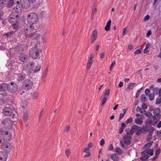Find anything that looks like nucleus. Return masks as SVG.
<instances>
[{"mask_svg": "<svg viewBox=\"0 0 161 161\" xmlns=\"http://www.w3.org/2000/svg\"><path fill=\"white\" fill-rule=\"evenodd\" d=\"M7 84L3 83L0 84V91H4L6 90V87H7Z\"/></svg>", "mask_w": 161, "mask_h": 161, "instance_id": "5701e85b", "label": "nucleus"}, {"mask_svg": "<svg viewBox=\"0 0 161 161\" xmlns=\"http://www.w3.org/2000/svg\"><path fill=\"white\" fill-rule=\"evenodd\" d=\"M151 35V30H149L146 34V37H148Z\"/></svg>", "mask_w": 161, "mask_h": 161, "instance_id": "338daca9", "label": "nucleus"}, {"mask_svg": "<svg viewBox=\"0 0 161 161\" xmlns=\"http://www.w3.org/2000/svg\"><path fill=\"white\" fill-rule=\"evenodd\" d=\"M70 129V126L69 125H68L65 128L64 131L65 132H68L69 131Z\"/></svg>", "mask_w": 161, "mask_h": 161, "instance_id": "5fc2aeb1", "label": "nucleus"}, {"mask_svg": "<svg viewBox=\"0 0 161 161\" xmlns=\"http://www.w3.org/2000/svg\"><path fill=\"white\" fill-rule=\"evenodd\" d=\"M150 90L148 88L146 89L145 91V94L147 96L149 97V100L151 101V95L150 94Z\"/></svg>", "mask_w": 161, "mask_h": 161, "instance_id": "393cba45", "label": "nucleus"}, {"mask_svg": "<svg viewBox=\"0 0 161 161\" xmlns=\"http://www.w3.org/2000/svg\"><path fill=\"white\" fill-rule=\"evenodd\" d=\"M5 142L4 141V140L0 138V147H1V148H2Z\"/></svg>", "mask_w": 161, "mask_h": 161, "instance_id": "37998d69", "label": "nucleus"}, {"mask_svg": "<svg viewBox=\"0 0 161 161\" xmlns=\"http://www.w3.org/2000/svg\"><path fill=\"white\" fill-rule=\"evenodd\" d=\"M0 136H3L5 137L8 136L7 139L8 140H9L11 138V135H9L8 132L3 129H0Z\"/></svg>", "mask_w": 161, "mask_h": 161, "instance_id": "dca6fc26", "label": "nucleus"}, {"mask_svg": "<svg viewBox=\"0 0 161 161\" xmlns=\"http://www.w3.org/2000/svg\"><path fill=\"white\" fill-rule=\"evenodd\" d=\"M42 42L43 43H45L47 41V38L45 37V36L43 35L42 37Z\"/></svg>", "mask_w": 161, "mask_h": 161, "instance_id": "c03bdc74", "label": "nucleus"}, {"mask_svg": "<svg viewBox=\"0 0 161 161\" xmlns=\"http://www.w3.org/2000/svg\"><path fill=\"white\" fill-rule=\"evenodd\" d=\"M130 139L127 138L126 135H124L123 136L124 142L126 145H129L131 143V141Z\"/></svg>", "mask_w": 161, "mask_h": 161, "instance_id": "aec40b11", "label": "nucleus"}, {"mask_svg": "<svg viewBox=\"0 0 161 161\" xmlns=\"http://www.w3.org/2000/svg\"><path fill=\"white\" fill-rule=\"evenodd\" d=\"M135 83H131L129 84L127 87V89L130 90L132 89L134 87V86L135 85Z\"/></svg>", "mask_w": 161, "mask_h": 161, "instance_id": "473e14b6", "label": "nucleus"}, {"mask_svg": "<svg viewBox=\"0 0 161 161\" xmlns=\"http://www.w3.org/2000/svg\"><path fill=\"white\" fill-rule=\"evenodd\" d=\"M7 89L11 93H13L17 90L18 86L16 83L11 82L7 85Z\"/></svg>", "mask_w": 161, "mask_h": 161, "instance_id": "6e6552de", "label": "nucleus"}, {"mask_svg": "<svg viewBox=\"0 0 161 161\" xmlns=\"http://www.w3.org/2000/svg\"><path fill=\"white\" fill-rule=\"evenodd\" d=\"M29 55L33 59H36L39 55V51H30Z\"/></svg>", "mask_w": 161, "mask_h": 161, "instance_id": "a211bd4d", "label": "nucleus"}, {"mask_svg": "<svg viewBox=\"0 0 161 161\" xmlns=\"http://www.w3.org/2000/svg\"><path fill=\"white\" fill-rule=\"evenodd\" d=\"M6 2V0H0V8H3L4 7Z\"/></svg>", "mask_w": 161, "mask_h": 161, "instance_id": "cd10ccee", "label": "nucleus"}, {"mask_svg": "<svg viewBox=\"0 0 161 161\" xmlns=\"http://www.w3.org/2000/svg\"><path fill=\"white\" fill-rule=\"evenodd\" d=\"M111 23V20H109L107 22L106 26L105 27V30L106 31H108L110 29V26Z\"/></svg>", "mask_w": 161, "mask_h": 161, "instance_id": "b1692460", "label": "nucleus"}, {"mask_svg": "<svg viewBox=\"0 0 161 161\" xmlns=\"http://www.w3.org/2000/svg\"><path fill=\"white\" fill-rule=\"evenodd\" d=\"M110 92V90L109 89L105 91V92L104 93V96H108L109 95Z\"/></svg>", "mask_w": 161, "mask_h": 161, "instance_id": "8fccbe9b", "label": "nucleus"}, {"mask_svg": "<svg viewBox=\"0 0 161 161\" xmlns=\"http://www.w3.org/2000/svg\"><path fill=\"white\" fill-rule=\"evenodd\" d=\"M111 158L114 161H119V158L116 154H112L111 156Z\"/></svg>", "mask_w": 161, "mask_h": 161, "instance_id": "bb28decb", "label": "nucleus"}, {"mask_svg": "<svg viewBox=\"0 0 161 161\" xmlns=\"http://www.w3.org/2000/svg\"><path fill=\"white\" fill-rule=\"evenodd\" d=\"M19 60L24 64L26 63L28 61V57L27 55L25 54L21 53L19 57Z\"/></svg>", "mask_w": 161, "mask_h": 161, "instance_id": "ddd939ff", "label": "nucleus"}, {"mask_svg": "<svg viewBox=\"0 0 161 161\" xmlns=\"http://www.w3.org/2000/svg\"><path fill=\"white\" fill-rule=\"evenodd\" d=\"M33 98L35 99L38 96V93L37 92H35L32 95Z\"/></svg>", "mask_w": 161, "mask_h": 161, "instance_id": "603ef678", "label": "nucleus"}, {"mask_svg": "<svg viewBox=\"0 0 161 161\" xmlns=\"http://www.w3.org/2000/svg\"><path fill=\"white\" fill-rule=\"evenodd\" d=\"M141 101L142 103H144L146 101V98L145 94H142L141 96Z\"/></svg>", "mask_w": 161, "mask_h": 161, "instance_id": "7c9ffc66", "label": "nucleus"}, {"mask_svg": "<svg viewBox=\"0 0 161 161\" xmlns=\"http://www.w3.org/2000/svg\"><path fill=\"white\" fill-rule=\"evenodd\" d=\"M149 18H150V16L149 15H146V16H145V17L144 18V21H146L148 20L149 19Z\"/></svg>", "mask_w": 161, "mask_h": 161, "instance_id": "774afa93", "label": "nucleus"}, {"mask_svg": "<svg viewBox=\"0 0 161 161\" xmlns=\"http://www.w3.org/2000/svg\"><path fill=\"white\" fill-rule=\"evenodd\" d=\"M34 63L33 62L31 61L28 63L26 66V71L27 73H32L34 70Z\"/></svg>", "mask_w": 161, "mask_h": 161, "instance_id": "9d476101", "label": "nucleus"}, {"mask_svg": "<svg viewBox=\"0 0 161 161\" xmlns=\"http://www.w3.org/2000/svg\"><path fill=\"white\" fill-rule=\"evenodd\" d=\"M142 107L144 109H145L147 108V106L145 103H143L142 105Z\"/></svg>", "mask_w": 161, "mask_h": 161, "instance_id": "e2e57ef3", "label": "nucleus"}, {"mask_svg": "<svg viewBox=\"0 0 161 161\" xmlns=\"http://www.w3.org/2000/svg\"><path fill=\"white\" fill-rule=\"evenodd\" d=\"M17 5L13 8L14 12L19 13L21 12L23 8V6L20 3H17Z\"/></svg>", "mask_w": 161, "mask_h": 161, "instance_id": "2eb2a0df", "label": "nucleus"}, {"mask_svg": "<svg viewBox=\"0 0 161 161\" xmlns=\"http://www.w3.org/2000/svg\"><path fill=\"white\" fill-rule=\"evenodd\" d=\"M12 34H13L12 32H9L5 33L4 34V35L6 36L7 37H9L12 35Z\"/></svg>", "mask_w": 161, "mask_h": 161, "instance_id": "79ce46f5", "label": "nucleus"}, {"mask_svg": "<svg viewBox=\"0 0 161 161\" xmlns=\"http://www.w3.org/2000/svg\"><path fill=\"white\" fill-rule=\"evenodd\" d=\"M160 98H158L157 99L156 103L157 104H159L161 103V97Z\"/></svg>", "mask_w": 161, "mask_h": 161, "instance_id": "a18cd8bd", "label": "nucleus"}, {"mask_svg": "<svg viewBox=\"0 0 161 161\" xmlns=\"http://www.w3.org/2000/svg\"><path fill=\"white\" fill-rule=\"evenodd\" d=\"M92 60L89 59L88 61L87 65V69H88L90 68L92 64Z\"/></svg>", "mask_w": 161, "mask_h": 161, "instance_id": "2f4dec72", "label": "nucleus"}, {"mask_svg": "<svg viewBox=\"0 0 161 161\" xmlns=\"http://www.w3.org/2000/svg\"><path fill=\"white\" fill-rule=\"evenodd\" d=\"M22 118L25 122L27 121L28 118V113L27 111H25L23 112Z\"/></svg>", "mask_w": 161, "mask_h": 161, "instance_id": "412c9836", "label": "nucleus"}, {"mask_svg": "<svg viewBox=\"0 0 161 161\" xmlns=\"http://www.w3.org/2000/svg\"><path fill=\"white\" fill-rule=\"evenodd\" d=\"M127 33V31L126 28H125L123 29V32L122 34V35L123 36H124L125 34H126Z\"/></svg>", "mask_w": 161, "mask_h": 161, "instance_id": "4d7b16f0", "label": "nucleus"}, {"mask_svg": "<svg viewBox=\"0 0 161 161\" xmlns=\"http://www.w3.org/2000/svg\"><path fill=\"white\" fill-rule=\"evenodd\" d=\"M33 85L32 81L30 80L27 79L25 80L24 83V88L25 90H28L31 89Z\"/></svg>", "mask_w": 161, "mask_h": 161, "instance_id": "f8f14e48", "label": "nucleus"}, {"mask_svg": "<svg viewBox=\"0 0 161 161\" xmlns=\"http://www.w3.org/2000/svg\"><path fill=\"white\" fill-rule=\"evenodd\" d=\"M115 64V60H114L112 62V63L110 67V68H109V70L110 71H111L112 69V68H113V67L114 66V65Z\"/></svg>", "mask_w": 161, "mask_h": 161, "instance_id": "ea45409f", "label": "nucleus"}, {"mask_svg": "<svg viewBox=\"0 0 161 161\" xmlns=\"http://www.w3.org/2000/svg\"><path fill=\"white\" fill-rule=\"evenodd\" d=\"M104 143H105L104 140V139L102 138L100 141V145L101 146H102L104 144Z\"/></svg>", "mask_w": 161, "mask_h": 161, "instance_id": "052dcab7", "label": "nucleus"}, {"mask_svg": "<svg viewBox=\"0 0 161 161\" xmlns=\"http://www.w3.org/2000/svg\"><path fill=\"white\" fill-rule=\"evenodd\" d=\"M12 146L10 143L6 142L3 144L1 149L7 152H10L12 149Z\"/></svg>", "mask_w": 161, "mask_h": 161, "instance_id": "4468645a", "label": "nucleus"}, {"mask_svg": "<svg viewBox=\"0 0 161 161\" xmlns=\"http://www.w3.org/2000/svg\"><path fill=\"white\" fill-rule=\"evenodd\" d=\"M143 129L142 128H140L136 132V134L137 135H139L141 134L142 132Z\"/></svg>", "mask_w": 161, "mask_h": 161, "instance_id": "4c0bfd02", "label": "nucleus"}, {"mask_svg": "<svg viewBox=\"0 0 161 161\" xmlns=\"http://www.w3.org/2000/svg\"><path fill=\"white\" fill-rule=\"evenodd\" d=\"M126 135H127V136H127V138L128 139H131V136H130L131 135L130 134V133H129V132H128L127 129H126Z\"/></svg>", "mask_w": 161, "mask_h": 161, "instance_id": "de8ad7c7", "label": "nucleus"}, {"mask_svg": "<svg viewBox=\"0 0 161 161\" xmlns=\"http://www.w3.org/2000/svg\"><path fill=\"white\" fill-rule=\"evenodd\" d=\"M151 147V142L146 144L143 148V149H150L149 148Z\"/></svg>", "mask_w": 161, "mask_h": 161, "instance_id": "c85d7f7f", "label": "nucleus"}, {"mask_svg": "<svg viewBox=\"0 0 161 161\" xmlns=\"http://www.w3.org/2000/svg\"><path fill=\"white\" fill-rule=\"evenodd\" d=\"M135 130L133 129H132V127H131V129L130 130V134L131 135H132L135 132Z\"/></svg>", "mask_w": 161, "mask_h": 161, "instance_id": "13d9d810", "label": "nucleus"}, {"mask_svg": "<svg viewBox=\"0 0 161 161\" xmlns=\"http://www.w3.org/2000/svg\"><path fill=\"white\" fill-rule=\"evenodd\" d=\"M114 147L112 144H111L108 148V150L110 151H112Z\"/></svg>", "mask_w": 161, "mask_h": 161, "instance_id": "69168bd1", "label": "nucleus"}, {"mask_svg": "<svg viewBox=\"0 0 161 161\" xmlns=\"http://www.w3.org/2000/svg\"><path fill=\"white\" fill-rule=\"evenodd\" d=\"M26 20L28 23L26 24L24 28L26 31H36L39 28L40 26L38 24L39 19L38 15L35 13H29L26 17Z\"/></svg>", "mask_w": 161, "mask_h": 161, "instance_id": "f257e3e1", "label": "nucleus"}, {"mask_svg": "<svg viewBox=\"0 0 161 161\" xmlns=\"http://www.w3.org/2000/svg\"><path fill=\"white\" fill-rule=\"evenodd\" d=\"M142 157L140 159L143 160H146L151 156V149H146L141 153Z\"/></svg>", "mask_w": 161, "mask_h": 161, "instance_id": "1a4fd4ad", "label": "nucleus"}, {"mask_svg": "<svg viewBox=\"0 0 161 161\" xmlns=\"http://www.w3.org/2000/svg\"><path fill=\"white\" fill-rule=\"evenodd\" d=\"M23 30L25 36L26 38L30 37L32 40L34 39L37 40L40 37L41 35L35 32L30 33L33 31H29V30H28L27 31H26L25 29H23Z\"/></svg>", "mask_w": 161, "mask_h": 161, "instance_id": "20e7f679", "label": "nucleus"}, {"mask_svg": "<svg viewBox=\"0 0 161 161\" xmlns=\"http://www.w3.org/2000/svg\"><path fill=\"white\" fill-rule=\"evenodd\" d=\"M6 2L9 1L7 5V6L8 7H11L14 4L13 1L12 0H7Z\"/></svg>", "mask_w": 161, "mask_h": 161, "instance_id": "c756f323", "label": "nucleus"}, {"mask_svg": "<svg viewBox=\"0 0 161 161\" xmlns=\"http://www.w3.org/2000/svg\"><path fill=\"white\" fill-rule=\"evenodd\" d=\"M159 88L158 87L155 88L153 90V95L154 96L155 95H157L158 92V91Z\"/></svg>", "mask_w": 161, "mask_h": 161, "instance_id": "e433bc0d", "label": "nucleus"}, {"mask_svg": "<svg viewBox=\"0 0 161 161\" xmlns=\"http://www.w3.org/2000/svg\"><path fill=\"white\" fill-rule=\"evenodd\" d=\"M106 100H107V98L105 97H104L103 98V100H102V105H103L105 103H106Z\"/></svg>", "mask_w": 161, "mask_h": 161, "instance_id": "680f3d73", "label": "nucleus"}, {"mask_svg": "<svg viewBox=\"0 0 161 161\" xmlns=\"http://www.w3.org/2000/svg\"><path fill=\"white\" fill-rule=\"evenodd\" d=\"M43 109H42V110L41 111V112H40V114L39 115V120H40V119H41V118L42 117V114H43Z\"/></svg>", "mask_w": 161, "mask_h": 161, "instance_id": "6e6d98bb", "label": "nucleus"}, {"mask_svg": "<svg viewBox=\"0 0 161 161\" xmlns=\"http://www.w3.org/2000/svg\"><path fill=\"white\" fill-rule=\"evenodd\" d=\"M160 153V149L159 148L157 149L155 152V156L152 159V160H155L158 157V155Z\"/></svg>", "mask_w": 161, "mask_h": 161, "instance_id": "4be33fe9", "label": "nucleus"}, {"mask_svg": "<svg viewBox=\"0 0 161 161\" xmlns=\"http://www.w3.org/2000/svg\"><path fill=\"white\" fill-rule=\"evenodd\" d=\"M146 125L142 127L143 130L145 132H147L149 131V137L147 138V141H149L151 139L150 136H151V119L147 120L145 122Z\"/></svg>", "mask_w": 161, "mask_h": 161, "instance_id": "423d86ee", "label": "nucleus"}, {"mask_svg": "<svg viewBox=\"0 0 161 161\" xmlns=\"http://www.w3.org/2000/svg\"><path fill=\"white\" fill-rule=\"evenodd\" d=\"M65 153L66 155L67 158H68L70 154V150L69 149H66L65 151Z\"/></svg>", "mask_w": 161, "mask_h": 161, "instance_id": "a19ab883", "label": "nucleus"}, {"mask_svg": "<svg viewBox=\"0 0 161 161\" xmlns=\"http://www.w3.org/2000/svg\"><path fill=\"white\" fill-rule=\"evenodd\" d=\"M26 77V75H25L21 73L19 74L18 75V79L19 80H24Z\"/></svg>", "mask_w": 161, "mask_h": 161, "instance_id": "a878e982", "label": "nucleus"}, {"mask_svg": "<svg viewBox=\"0 0 161 161\" xmlns=\"http://www.w3.org/2000/svg\"><path fill=\"white\" fill-rule=\"evenodd\" d=\"M143 87L141 88L140 89H139L136 92V98H137L139 95V94L140 93V91L143 88Z\"/></svg>", "mask_w": 161, "mask_h": 161, "instance_id": "09e8293b", "label": "nucleus"}, {"mask_svg": "<svg viewBox=\"0 0 161 161\" xmlns=\"http://www.w3.org/2000/svg\"><path fill=\"white\" fill-rule=\"evenodd\" d=\"M160 110L159 108H156L153 111L154 115L152 116L153 120H152V125H154L158 122L159 119L161 117V115L160 114Z\"/></svg>", "mask_w": 161, "mask_h": 161, "instance_id": "39448f33", "label": "nucleus"}, {"mask_svg": "<svg viewBox=\"0 0 161 161\" xmlns=\"http://www.w3.org/2000/svg\"><path fill=\"white\" fill-rule=\"evenodd\" d=\"M124 114L121 113L120 114L119 117V121L121 119L123 118L124 116Z\"/></svg>", "mask_w": 161, "mask_h": 161, "instance_id": "bf43d9fd", "label": "nucleus"}, {"mask_svg": "<svg viewBox=\"0 0 161 161\" xmlns=\"http://www.w3.org/2000/svg\"><path fill=\"white\" fill-rule=\"evenodd\" d=\"M97 36V30H94L91 36V41L92 43L94 42Z\"/></svg>", "mask_w": 161, "mask_h": 161, "instance_id": "6ab92c4d", "label": "nucleus"}, {"mask_svg": "<svg viewBox=\"0 0 161 161\" xmlns=\"http://www.w3.org/2000/svg\"><path fill=\"white\" fill-rule=\"evenodd\" d=\"M18 17V15L17 14L14 12H12L9 15L8 17L9 22L10 23L14 22L15 21L17 20L19 18Z\"/></svg>", "mask_w": 161, "mask_h": 161, "instance_id": "9b49d317", "label": "nucleus"}, {"mask_svg": "<svg viewBox=\"0 0 161 161\" xmlns=\"http://www.w3.org/2000/svg\"><path fill=\"white\" fill-rule=\"evenodd\" d=\"M132 122V118H130L128 119L126 121V123L127 124L131 123Z\"/></svg>", "mask_w": 161, "mask_h": 161, "instance_id": "3c124183", "label": "nucleus"}, {"mask_svg": "<svg viewBox=\"0 0 161 161\" xmlns=\"http://www.w3.org/2000/svg\"><path fill=\"white\" fill-rule=\"evenodd\" d=\"M8 158V154L5 151L0 152V161H6Z\"/></svg>", "mask_w": 161, "mask_h": 161, "instance_id": "f3484780", "label": "nucleus"}, {"mask_svg": "<svg viewBox=\"0 0 161 161\" xmlns=\"http://www.w3.org/2000/svg\"><path fill=\"white\" fill-rule=\"evenodd\" d=\"M132 129H133L134 130H135V131L136 130H138L140 128L138 126L136 125H133L132 126Z\"/></svg>", "mask_w": 161, "mask_h": 161, "instance_id": "58836bf2", "label": "nucleus"}, {"mask_svg": "<svg viewBox=\"0 0 161 161\" xmlns=\"http://www.w3.org/2000/svg\"><path fill=\"white\" fill-rule=\"evenodd\" d=\"M25 18L24 16L19 18L16 22L14 23L12 26V28L14 30H16L24 25L25 22Z\"/></svg>", "mask_w": 161, "mask_h": 161, "instance_id": "7ed1b4c3", "label": "nucleus"}, {"mask_svg": "<svg viewBox=\"0 0 161 161\" xmlns=\"http://www.w3.org/2000/svg\"><path fill=\"white\" fill-rule=\"evenodd\" d=\"M41 68V66L38 64L36 66V68H35V67H34V70L33 71H34V73H36L39 71L40 70Z\"/></svg>", "mask_w": 161, "mask_h": 161, "instance_id": "f704fd0d", "label": "nucleus"}, {"mask_svg": "<svg viewBox=\"0 0 161 161\" xmlns=\"http://www.w3.org/2000/svg\"><path fill=\"white\" fill-rule=\"evenodd\" d=\"M3 92L2 93V95L3 97H6L8 95L7 92H5V91H3Z\"/></svg>", "mask_w": 161, "mask_h": 161, "instance_id": "0e129e2a", "label": "nucleus"}, {"mask_svg": "<svg viewBox=\"0 0 161 161\" xmlns=\"http://www.w3.org/2000/svg\"><path fill=\"white\" fill-rule=\"evenodd\" d=\"M136 111H139L140 113H142L143 109L138 106L136 108Z\"/></svg>", "mask_w": 161, "mask_h": 161, "instance_id": "864d4df0", "label": "nucleus"}, {"mask_svg": "<svg viewBox=\"0 0 161 161\" xmlns=\"http://www.w3.org/2000/svg\"><path fill=\"white\" fill-rule=\"evenodd\" d=\"M135 123L138 125H141L142 123V121L139 118H136L135 119Z\"/></svg>", "mask_w": 161, "mask_h": 161, "instance_id": "c9c22d12", "label": "nucleus"}, {"mask_svg": "<svg viewBox=\"0 0 161 161\" xmlns=\"http://www.w3.org/2000/svg\"><path fill=\"white\" fill-rule=\"evenodd\" d=\"M115 153H117L118 154L120 155L122 154V150L119 148L118 147L114 149Z\"/></svg>", "mask_w": 161, "mask_h": 161, "instance_id": "72a5a7b5", "label": "nucleus"}, {"mask_svg": "<svg viewBox=\"0 0 161 161\" xmlns=\"http://www.w3.org/2000/svg\"><path fill=\"white\" fill-rule=\"evenodd\" d=\"M2 114L4 115L14 118L16 114L14 109L11 107H5L2 110Z\"/></svg>", "mask_w": 161, "mask_h": 161, "instance_id": "f03ea898", "label": "nucleus"}, {"mask_svg": "<svg viewBox=\"0 0 161 161\" xmlns=\"http://www.w3.org/2000/svg\"><path fill=\"white\" fill-rule=\"evenodd\" d=\"M2 124L5 128L10 129L13 126V122L10 119L6 118L3 120Z\"/></svg>", "mask_w": 161, "mask_h": 161, "instance_id": "0eeeda50", "label": "nucleus"}, {"mask_svg": "<svg viewBox=\"0 0 161 161\" xmlns=\"http://www.w3.org/2000/svg\"><path fill=\"white\" fill-rule=\"evenodd\" d=\"M97 8L95 7H94L92 10V15L93 16L94 14L97 11Z\"/></svg>", "mask_w": 161, "mask_h": 161, "instance_id": "49530a36", "label": "nucleus"}]
</instances>
